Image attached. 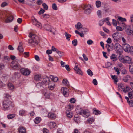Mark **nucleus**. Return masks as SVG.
<instances>
[{
	"label": "nucleus",
	"instance_id": "nucleus-13",
	"mask_svg": "<svg viewBox=\"0 0 133 133\" xmlns=\"http://www.w3.org/2000/svg\"><path fill=\"white\" fill-rule=\"evenodd\" d=\"M61 92L65 96H68V89L66 88L62 87L61 89Z\"/></svg>",
	"mask_w": 133,
	"mask_h": 133
},
{
	"label": "nucleus",
	"instance_id": "nucleus-30",
	"mask_svg": "<svg viewBox=\"0 0 133 133\" xmlns=\"http://www.w3.org/2000/svg\"><path fill=\"white\" fill-rule=\"evenodd\" d=\"M10 60V58L9 57L7 56H4L3 60L4 62H8Z\"/></svg>",
	"mask_w": 133,
	"mask_h": 133
},
{
	"label": "nucleus",
	"instance_id": "nucleus-6",
	"mask_svg": "<svg viewBox=\"0 0 133 133\" xmlns=\"http://www.w3.org/2000/svg\"><path fill=\"white\" fill-rule=\"evenodd\" d=\"M49 80V79L48 77H46L45 78L43 79V81L39 82L37 84V86H40V87L43 86L45 84L46 85L47 83V82Z\"/></svg>",
	"mask_w": 133,
	"mask_h": 133
},
{
	"label": "nucleus",
	"instance_id": "nucleus-48",
	"mask_svg": "<svg viewBox=\"0 0 133 133\" xmlns=\"http://www.w3.org/2000/svg\"><path fill=\"white\" fill-rule=\"evenodd\" d=\"M133 91H132V92H129L128 93V96L130 99L132 98L133 97Z\"/></svg>",
	"mask_w": 133,
	"mask_h": 133
},
{
	"label": "nucleus",
	"instance_id": "nucleus-60",
	"mask_svg": "<svg viewBox=\"0 0 133 133\" xmlns=\"http://www.w3.org/2000/svg\"><path fill=\"white\" fill-rule=\"evenodd\" d=\"M114 69L115 70L116 72H117V74L118 75H119L120 74V72L119 71V69L118 68H116L114 67Z\"/></svg>",
	"mask_w": 133,
	"mask_h": 133
},
{
	"label": "nucleus",
	"instance_id": "nucleus-20",
	"mask_svg": "<svg viewBox=\"0 0 133 133\" xmlns=\"http://www.w3.org/2000/svg\"><path fill=\"white\" fill-rule=\"evenodd\" d=\"M56 123L53 122H50L48 123V125L50 128H53L56 125Z\"/></svg>",
	"mask_w": 133,
	"mask_h": 133
},
{
	"label": "nucleus",
	"instance_id": "nucleus-40",
	"mask_svg": "<svg viewBox=\"0 0 133 133\" xmlns=\"http://www.w3.org/2000/svg\"><path fill=\"white\" fill-rule=\"evenodd\" d=\"M96 6L97 8L100 7L101 6V2L100 1H97L95 3Z\"/></svg>",
	"mask_w": 133,
	"mask_h": 133
},
{
	"label": "nucleus",
	"instance_id": "nucleus-49",
	"mask_svg": "<svg viewBox=\"0 0 133 133\" xmlns=\"http://www.w3.org/2000/svg\"><path fill=\"white\" fill-rule=\"evenodd\" d=\"M87 72L88 74L90 76H92L93 75V72L90 69H88L87 70Z\"/></svg>",
	"mask_w": 133,
	"mask_h": 133
},
{
	"label": "nucleus",
	"instance_id": "nucleus-15",
	"mask_svg": "<svg viewBox=\"0 0 133 133\" xmlns=\"http://www.w3.org/2000/svg\"><path fill=\"white\" fill-rule=\"evenodd\" d=\"M18 131L19 133H26V130L25 127L20 126L18 128Z\"/></svg>",
	"mask_w": 133,
	"mask_h": 133
},
{
	"label": "nucleus",
	"instance_id": "nucleus-3",
	"mask_svg": "<svg viewBox=\"0 0 133 133\" xmlns=\"http://www.w3.org/2000/svg\"><path fill=\"white\" fill-rule=\"evenodd\" d=\"M21 63L19 60L16 59L15 60L12 61L10 66L14 69L19 70L21 69V66L20 64Z\"/></svg>",
	"mask_w": 133,
	"mask_h": 133
},
{
	"label": "nucleus",
	"instance_id": "nucleus-45",
	"mask_svg": "<svg viewBox=\"0 0 133 133\" xmlns=\"http://www.w3.org/2000/svg\"><path fill=\"white\" fill-rule=\"evenodd\" d=\"M63 83L65 85L68 86L69 85V83L67 80L64 79L63 81Z\"/></svg>",
	"mask_w": 133,
	"mask_h": 133
},
{
	"label": "nucleus",
	"instance_id": "nucleus-1",
	"mask_svg": "<svg viewBox=\"0 0 133 133\" xmlns=\"http://www.w3.org/2000/svg\"><path fill=\"white\" fill-rule=\"evenodd\" d=\"M29 37L30 38L32 37L31 39H29L28 41V42L30 46H34L38 44L39 40L38 37L37 36L30 33Z\"/></svg>",
	"mask_w": 133,
	"mask_h": 133
},
{
	"label": "nucleus",
	"instance_id": "nucleus-44",
	"mask_svg": "<svg viewBox=\"0 0 133 133\" xmlns=\"http://www.w3.org/2000/svg\"><path fill=\"white\" fill-rule=\"evenodd\" d=\"M41 78V76L38 75V74H37L35 75L34 77V79L36 81H38Z\"/></svg>",
	"mask_w": 133,
	"mask_h": 133
},
{
	"label": "nucleus",
	"instance_id": "nucleus-43",
	"mask_svg": "<svg viewBox=\"0 0 133 133\" xmlns=\"http://www.w3.org/2000/svg\"><path fill=\"white\" fill-rule=\"evenodd\" d=\"M111 76L112 78L114 80V81L116 83L118 81L117 78H116L115 75H111Z\"/></svg>",
	"mask_w": 133,
	"mask_h": 133
},
{
	"label": "nucleus",
	"instance_id": "nucleus-57",
	"mask_svg": "<svg viewBox=\"0 0 133 133\" xmlns=\"http://www.w3.org/2000/svg\"><path fill=\"white\" fill-rule=\"evenodd\" d=\"M84 10V13L87 14H89L91 12V10Z\"/></svg>",
	"mask_w": 133,
	"mask_h": 133
},
{
	"label": "nucleus",
	"instance_id": "nucleus-14",
	"mask_svg": "<svg viewBox=\"0 0 133 133\" xmlns=\"http://www.w3.org/2000/svg\"><path fill=\"white\" fill-rule=\"evenodd\" d=\"M74 70L77 74L81 75H82V74L81 70L77 66L75 65V66L74 68Z\"/></svg>",
	"mask_w": 133,
	"mask_h": 133
},
{
	"label": "nucleus",
	"instance_id": "nucleus-41",
	"mask_svg": "<svg viewBox=\"0 0 133 133\" xmlns=\"http://www.w3.org/2000/svg\"><path fill=\"white\" fill-rule=\"evenodd\" d=\"M94 121V119L92 118H89L87 121V123L89 124H91Z\"/></svg>",
	"mask_w": 133,
	"mask_h": 133
},
{
	"label": "nucleus",
	"instance_id": "nucleus-34",
	"mask_svg": "<svg viewBox=\"0 0 133 133\" xmlns=\"http://www.w3.org/2000/svg\"><path fill=\"white\" fill-rule=\"evenodd\" d=\"M41 120V118L39 117H37L35 119L34 122L36 124L39 123Z\"/></svg>",
	"mask_w": 133,
	"mask_h": 133
},
{
	"label": "nucleus",
	"instance_id": "nucleus-5",
	"mask_svg": "<svg viewBox=\"0 0 133 133\" xmlns=\"http://www.w3.org/2000/svg\"><path fill=\"white\" fill-rule=\"evenodd\" d=\"M113 41L117 42L119 41L120 38V35L118 32L114 33L112 35Z\"/></svg>",
	"mask_w": 133,
	"mask_h": 133
},
{
	"label": "nucleus",
	"instance_id": "nucleus-61",
	"mask_svg": "<svg viewBox=\"0 0 133 133\" xmlns=\"http://www.w3.org/2000/svg\"><path fill=\"white\" fill-rule=\"evenodd\" d=\"M92 83L94 85H97L98 84L97 81L96 79L93 80Z\"/></svg>",
	"mask_w": 133,
	"mask_h": 133
},
{
	"label": "nucleus",
	"instance_id": "nucleus-18",
	"mask_svg": "<svg viewBox=\"0 0 133 133\" xmlns=\"http://www.w3.org/2000/svg\"><path fill=\"white\" fill-rule=\"evenodd\" d=\"M126 32L127 34L128 35H131V34L133 35V31L130 30V27H128L126 28Z\"/></svg>",
	"mask_w": 133,
	"mask_h": 133
},
{
	"label": "nucleus",
	"instance_id": "nucleus-42",
	"mask_svg": "<svg viewBox=\"0 0 133 133\" xmlns=\"http://www.w3.org/2000/svg\"><path fill=\"white\" fill-rule=\"evenodd\" d=\"M15 116L14 114H11L7 115V118L8 119H11L14 118Z\"/></svg>",
	"mask_w": 133,
	"mask_h": 133
},
{
	"label": "nucleus",
	"instance_id": "nucleus-33",
	"mask_svg": "<svg viewBox=\"0 0 133 133\" xmlns=\"http://www.w3.org/2000/svg\"><path fill=\"white\" fill-rule=\"evenodd\" d=\"M129 69L130 72L133 73V62L130 63L129 64Z\"/></svg>",
	"mask_w": 133,
	"mask_h": 133
},
{
	"label": "nucleus",
	"instance_id": "nucleus-63",
	"mask_svg": "<svg viewBox=\"0 0 133 133\" xmlns=\"http://www.w3.org/2000/svg\"><path fill=\"white\" fill-rule=\"evenodd\" d=\"M130 107H133V101L131 100L129 103H128Z\"/></svg>",
	"mask_w": 133,
	"mask_h": 133
},
{
	"label": "nucleus",
	"instance_id": "nucleus-36",
	"mask_svg": "<svg viewBox=\"0 0 133 133\" xmlns=\"http://www.w3.org/2000/svg\"><path fill=\"white\" fill-rule=\"evenodd\" d=\"M91 5L90 4H88L87 5H85L83 8V9L84 10H91Z\"/></svg>",
	"mask_w": 133,
	"mask_h": 133
},
{
	"label": "nucleus",
	"instance_id": "nucleus-7",
	"mask_svg": "<svg viewBox=\"0 0 133 133\" xmlns=\"http://www.w3.org/2000/svg\"><path fill=\"white\" fill-rule=\"evenodd\" d=\"M46 84L48 85V88L49 90H52L55 87L54 82L52 81H50V80L47 82Z\"/></svg>",
	"mask_w": 133,
	"mask_h": 133
},
{
	"label": "nucleus",
	"instance_id": "nucleus-55",
	"mask_svg": "<svg viewBox=\"0 0 133 133\" xmlns=\"http://www.w3.org/2000/svg\"><path fill=\"white\" fill-rule=\"evenodd\" d=\"M93 113L95 115H97L100 114V112L98 110H94Z\"/></svg>",
	"mask_w": 133,
	"mask_h": 133
},
{
	"label": "nucleus",
	"instance_id": "nucleus-32",
	"mask_svg": "<svg viewBox=\"0 0 133 133\" xmlns=\"http://www.w3.org/2000/svg\"><path fill=\"white\" fill-rule=\"evenodd\" d=\"M118 19L119 20L121 21L122 22V24L123 25H125V24L123 22L126 21V19L124 18H123L119 16L118 17Z\"/></svg>",
	"mask_w": 133,
	"mask_h": 133
},
{
	"label": "nucleus",
	"instance_id": "nucleus-24",
	"mask_svg": "<svg viewBox=\"0 0 133 133\" xmlns=\"http://www.w3.org/2000/svg\"><path fill=\"white\" fill-rule=\"evenodd\" d=\"M19 114L21 116H25L26 115V112L25 110L23 109L20 110L19 112Z\"/></svg>",
	"mask_w": 133,
	"mask_h": 133
},
{
	"label": "nucleus",
	"instance_id": "nucleus-51",
	"mask_svg": "<svg viewBox=\"0 0 133 133\" xmlns=\"http://www.w3.org/2000/svg\"><path fill=\"white\" fill-rule=\"evenodd\" d=\"M74 120L75 121V122L77 123H78L79 122V118L78 117H74Z\"/></svg>",
	"mask_w": 133,
	"mask_h": 133
},
{
	"label": "nucleus",
	"instance_id": "nucleus-50",
	"mask_svg": "<svg viewBox=\"0 0 133 133\" xmlns=\"http://www.w3.org/2000/svg\"><path fill=\"white\" fill-rule=\"evenodd\" d=\"M73 45L76 46L77 45V39H74L72 41V42Z\"/></svg>",
	"mask_w": 133,
	"mask_h": 133
},
{
	"label": "nucleus",
	"instance_id": "nucleus-16",
	"mask_svg": "<svg viewBox=\"0 0 133 133\" xmlns=\"http://www.w3.org/2000/svg\"><path fill=\"white\" fill-rule=\"evenodd\" d=\"M13 17L12 16L8 17L5 20V22L6 23L11 22H12L13 20Z\"/></svg>",
	"mask_w": 133,
	"mask_h": 133
},
{
	"label": "nucleus",
	"instance_id": "nucleus-54",
	"mask_svg": "<svg viewBox=\"0 0 133 133\" xmlns=\"http://www.w3.org/2000/svg\"><path fill=\"white\" fill-rule=\"evenodd\" d=\"M88 30L86 28H83L81 29V32L85 33L88 31Z\"/></svg>",
	"mask_w": 133,
	"mask_h": 133
},
{
	"label": "nucleus",
	"instance_id": "nucleus-23",
	"mask_svg": "<svg viewBox=\"0 0 133 133\" xmlns=\"http://www.w3.org/2000/svg\"><path fill=\"white\" fill-rule=\"evenodd\" d=\"M8 88L9 89L12 90L14 88V86L11 83H9L8 84Z\"/></svg>",
	"mask_w": 133,
	"mask_h": 133
},
{
	"label": "nucleus",
	"instance_id": "nucleus-12",
	"mask_svg": "<svg viewBox=\"0 0 133 133\" xmlns=\"http://www.w3.org/2000/svg\"><path fill=\"white\" fill-rule=\"evenodd\" d=\"M124 63H129L130 64V63L133 62L132 58L128 56H124Z\"/></svg>",
	"mask_w": 133,
	"mask_h": 133
},
{
	"label": "nucleus",
	"instance_id": "nucleus-59",
	"mask_svg": "<svg viewBox=\"0 0 133 133\" xmlns=\"http://www.w3.org/2000/svg\"><path fill=\"white\" fill-rule=\"evenodd\" d=\"M42 6L44 8L45 10H46L48 9V6L46 3H44L42 4Z\"/></svg>",
	"mask_w": 133,
	"mask_h": 133
},
{
	"label": "nucleus",
	"instance_id": "nucleus-8",
	"mask_svg": "<svg viewBox=\"0 0 133 133\" xmlns=\"http://www.w3.org/2000/svg\"><path fill=\"white\" fill-rule=\"evenodd\" d=\"M80 115L85 118L88 117L90 115L89 111L87 110H82V111Z\"/></svg>",
	"mask_w": 133,
	"mask_h": 133
},
{
	"label": "nucleus",
	"instance_id": "nucleus-25",
	"mask_svg": "<svg viewBox=\"0 0 133 133\" xmlns=\"http://www.w3.org/2000/svg\"><path fill=\"white\" fill-rule=\"evenodd\" d=\"M48 116L49 118L52 119H55L56 115L54 113H49L48 114Z\"/></svg>",
	"mask_w": 133,
	"mask_h": 133
},
{
	"label": "nucleus",
	"instance_id": "nucleus-64",
	"mask_svg": "<svg viewBox=\"0 0 133 133\" xmlns=\"http://www.w3.org/2000/svg\"><path fill=\"white\" fill-rule=\"evenodd\" d=\"M45 10L44 9L41 8L39 11L38 13L39 14H43L45 12Z\"/></svg>",
	"mask_w": 133,
	"mask_h": 133
},
{
	"label": "nucleus",
	"instance_id": "nucleus-53",
	"mask_svg": "<svg viewBox=\"0 0 133 133\" xmlns=\"http://www.w3.org/2000/svg\"><path fill=\"white\" fill-rule=\"evenodd\" d=\"M87 43L89 45H91L93 43V41L91 39H89L87 41Z\"/></svg>",
	"mask_w": 133,
	"mask_h": 133
},
{
	"label": "nucleus",
	"instance_id": "nucleus-21",
	"mask_svg": "<svg viewBox=\"0 0 133 133\" xmlns=\"http://www.w3.org/2000/svg\"><path fill=\"white\" fill-rule=\"evenodd\" d=\"M111 59L113 61H115L117 60V56L114 54H112L110 56Z\"/></svg>",
	"mask_w": 133,
	"mask_h": 133
},
{
	"label": "nucleus",
	"instance_id": "nucleus-2",
	"mask_svg": "<svg viewBox=\"0 0 133 133\" xmlns=\"http://www.w3.org/2000/svg\"><path fill=\"white\" fill-rule=\"evenodd\" d=\"M2 105L3 109L4 110L12 109L14 107L13 102L9 99L5 100L3 102Z\"/></svg>",
	"mask_w": 133,
	"mask_h": 133
},
{
	"label": "nucleus",
	"instance_id": "nucleus-39",
	"mask_svg": "<svg viewBox=\"0 0 133 133\" xmlns=\"http://www.w3.org/2000/svg\"><path fill=\"white\" fill-rule=\"evenodd\" d=\"M44 27L47 30H49L51 29V26L48 24H45L44 26Z\"/></svg>",
	"mask_w": 133,
	"mask_h": 133
},
{
	"label": "nucleus",
	"instance_id": "nucleus-29",
	"mask_svg": "<svg viewBox=\"0 0 133 133\" xmlns=\"http://www.w3.org/2000/svg\"><path fill=\"white\" fill-rule=\"evenodd\" d=\"M114 47L117 51H119L121 46L118 43H116L115 44Z\"/></svg>",
	"mask_w": 133,
	"mask_h": 133
},
{
	"label": "nucleus",
	"instance_id": "nucleus-47",
	"mask_svg": "<svg viewBox=\"0 0 133 133\" xmlns=\"http://www.w3.org/2000/svg\"><path fill=\"white\" fill-rule=\"evenodd\" d=\"M131 89L129 87H127L126 88H124L123 89V91L125 92H127L129 91V90Z\"/></svg>",
	"mask_w": 133,
	"mask_h": 133
},
{
	"label": "nucleus",
	"instance_id": "nucleus-19",
	"mask_svg": "<svg viewBox=\"0 0 133 133\" xmlns=\"http://www.w3.org/2000/svg\"><path fill=\"white\" fill-rule=\"evenodd\" d=\"M75 111L77 113L81 114L82 111V110L81 109V107L79 106H77L76 107Z\"/></svg>",
	"mask_w": 133,
	"mask_h": 133
},
{
	"label": "nucleus",
	"instance_id": "nucleus-4",
	"mask_svg": "<svg viewBox=\"0 0 133 133\" xmlns=\"http://www.w3.org/2000/svg\"><path fill=\"white\" fill-rule=\"evenodd\" d=\"M42 92L45 97L47 99H50L54 96L53 93L50 92L48 90L45 89L43 90Z\"/></svg>",
	"mask_w": 133,
	"mask_h": 133
},
{
	"label": "nucleus",
	"instance_id": "nucleus-62",
	"mask_svg": "<svg viewBox=\"0 0 133 133\" xmlns=\"http://www.w3.org/2000/svg\"><path fill=\"white\" fill-rule=\"evenodd\" d=\"M57 53L59 55L60 57H62L63 56V52H60L59 50L57 51Z\"/></svg>",
	"mask_w": 133,
	"mask_h": 133
},
{
	"label": "nucleus",
	"instance_id": "nucleus-28",
	"mask_svg": "<svg viewBox=\"0 0 133 133\" xmlns=\"http://www.w3.org/2000/svg\"><path fill=\"white\" fill-rule=\"evenodd\" d=\"M75 27L77 29L79 30L82 28V25L80 22H78L77 24L75 25Z\"/></svg>",
	"mask_w": 133,
	"mask_h": 133
},
{
	"label": "nucleus",
	"instance_id": "nucleus-27",
	"mask_svg": "<svg viewBox=\"0 0 133 133\" xmlns=\"http://www.w3.org/2000/svg\"><path fill=\"white\" fill-rule=\"evenodd\" d=\"M119 61L122 63H124L125 61L124 56H123L122 55H120L118 57Z\"/></svg>",
	"mask_w": 133,
	"mask_h": 133
},
{
	"label": "nucleus",
	"instance_id": "nucleus-35",
	"mask_svg": "<svg viewBox=\"0 0 133 133\" xmlns=\"http://www.w3.org/2000/svg\"><path fill=\"white\" fill-rule=\"evenodd\" d=\"M65 35L66 39L69 41L70 40V38L71 36V35L67 32H65Z\"/></svg>",
	"mask_w": 133,
	"mask_h": 133
},
{
	"label": "nucleus",
	"instance_id": "nucleus-52",
	"mask_svg": "<svg viewBox=\"0 0 133 133\" xmlns=\"http://www.w3.org/2000/svg\"><path fill=\"white\" fill-rule=\"evenodd\" d=\"M52 7L53 10H57L58 8L56 4L53 3L52 5Z\"/></svg>",
	"mask_w": 133,
	"mask_h": 133
},
{
	"label": "nucleus",
	"instance_id": "nucleus-22",
	"mask_svg": "<svg viewBox=\"0 0 133 133\" xmlns=\"http://www.w3.org/2000/svg\"><path fill=\"white\" fill-rule=\"evenodd\" d=\"M67 117L69 118H71L73 116V114L71 111H67L66 112Z\"/></svg>",
	"mask_w": 133,
	"mask_h": 133
},
{
	"label": "nucleus",
	"instance_id": "nucleus-56",
	"mask_svg": "<svg viewBox=\"0 0 133 133\" xmlns=\"http://www.w3.org/2000/svg\"><path fill=\"white\" fill-rule=\"evenodd\" d=\"M112 24L114 26H116L117 25V22L116 20L113 19L112 20Z\"/></svg>",
	"mask_w": 133,
	"mask_h": 133
},
{
	"label": "nucleus",
	"instance_id": "nucleus-58",
	"mask_svg": "<svg viewBox=\"0 0 133 133\" xmlns=\"http://www.w3.org/2000/svg\"><path fill=\"white\" fill-rule=\"evenodd\" d=\"M17 49L20 53L23 52L24 50L22 47H20V46H18Z\"/></svg>",
	"mask_w": 133,
	"mask_h": 133
},
{
	"label": "nucleus",
	"instance_id": "nucleus-26",
	"mask_svg": "<svg viewBox=\"0 0 133 133\" xmlns=\"http://www.w3.org/2000/svg\"><path fill=\"white\" fill-rule=\"evenodd\" d=\"M131 78L130 76L127 75L124 77L123 79V81L125 82H127Z\"/></svg>",
	"mask_w": 133,
	"mask_h": 133
},
{
	"label": "nucleus",
	"instance_id": "nucleus-46",
	"mask_svg": "<svg viewBox=\"0 0 133 133\" xmlns=\"http://www.w3.org/2000/svg\"><path fill=\"white\" fill-rule=\"evenodd\" d=\"M105 21L104 19H103L99 22V25L100 26H101L104 23V22H105Z\"/></svg>",
	"mask_w": 133,
	"mask_h": 133
},
{
	"label": "nucleus",
	"instance_id": "nucleus-38",
	"mask_svg": "<svg viewBox=\"0 0 133 133\" xmlns=\"http://www.w3.org/2000/svg\"><path fill=\"white\" fill-rule=\"evenodd\" d=\"M8 5V3L5 2L2 3L1 4V6L2 8Z\"/></svg>",
	"mask_w": 133,
	"mask_h": 133
},
{
	"label": "nucleus",
	"instance_id": "nucleus-17",
	"mask_svg": "<svg viewBox=\"0 0 133 133\" xmlns=\"http://www.w3.org/2000/svg\"><path fill=\"white\" fill-rule=\"evenodd\" d=\"M66 111H71L73 108V105L72 104H69L66 107Z\"/></svg>",
	"mask_w": 133,
	"mask_h": 133
},
{
	"label": "nucleus",
	"instance_id": "nucleus-31",
	"mask_svg": "<svg viewBox=\"0 0 133 133\" xmlns=\"http://www.w3.org/2000/svg\"><path fill=\"white\" fill-rule=\"evenodd\" d=\"M50 78L52 80V81L54 82H57L58 79V78L57 77H54L53 76H50Z\"/></svg>",
	"mask_w": 133,
	"mask_h": 133
},
{
	"label": "nucleus",
	"instance_id": "nucleus-9",
	"mask_svg": "<svg viewBox=\"0 0 133 133\" xmlns=\"http://www.w3.org/2000/svg\"><path fill=\"white\" fill-rule=\"evenodd\" d=\"M21 73L24 75H28L30 73V71L28 69L25 68H22L20 69Z\"/></svg>",
	"mask_w": 133,
	"mask_h": 133
},
{
	"label": "nucleus",
	"instance_id": "nucleus-11",
	"mask_svg": "<svg viewBox=\"0 0 133 133\" xmlns=\"http://www.w3.org/2000/svg\"><path fill=\"white\" fill-rule=\"evenodd\" d=\"M32 23L33 25L38 28H41L42 25L35 18H34L32 19Z\"/></svg>",
	"mask_w": 133,
	"mask_h": 133
},
{
	"label": "nucleus",
	"instance_id": "nucleus-10",
	"mask_svg": "<svg viewBox=\"0 0 133 133\" xmlns=\"http://www.w3.org/2000/svg\"><path fill=\"white\" fill-rule=\"evenodd\" d=\"M132 46L130 47L127 44H123V48L124 50L127 52H130Z\"/></svg>",
	"mask_w": 133,
	"mask_h": 133
},
{
	"label": "nucleus",
	"instance_id": "nucleus-37",
	"mask_svg": "<svg viewBox=\"0 0 133 133\" xmlns=\"http://www.w3.org/2000/svg\"><path fill=\"white\" fill-rule=\"evenodd\" d=\"M104 11L106 13H109L111 11L110 8L109 6H107L105 8Z\"/></svg>",
	"mask_w": 133,
	"mask_h": 133
}]
</instances>
